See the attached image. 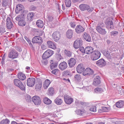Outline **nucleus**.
I'll list each match as a JSON object with an SVG mask.
<instances>
[{
  "label": "nucleus",
  "mask_w": 124,
  "mask_h": 124,
  "mask_svg": "<svg viewBox=\"0 0 124 124\" xmlns=\"http://www.w3.org/2000/svg\"><path fill=\"white\" fill-rule=\"evenodd\" d=\"M54 88L51 87L48 89L47 94L50 96H52L54 94Z\"/></svg>",
  "instance_id": "32"
},
{
  "label": "nucleus",
  "mask_w": 124,
  "mask_h": 124,
  "mask_svg": "<svg viewBox=\"0 0 124 124\" xmlns=\"http://www.w3.org/2000/svg\"><path fill=\"white\" fill-rule=\"evenodd\" d=\"M94 71L93 70L90 68L86 69L83 73V75L84 76H90L93 74Z\"/></svg>",
  "instance_id": "15"
},
{
  "label": "nucleus",
  "mask_w": 124,
  "mask_h": 124,
  "mask_svg": "<svg viewBox=\"0 0 124 124\" xmlns=\"http://www.w3.org/2000/svg\"><path fill=\"white\" fill-rule=\"evenodd\" d=\"M80 103V104L83 106H85L87 105V103L85 102H81Z\"/></svg>",
  "instance_id": "59"
},
{
  "label": "nucleus",
  "mask_w": 124,
  "mask_h": 124,
  "mask_svg": "<svg viewBox=\"0 0 124 124\" xmlns=\"http://www.w3.org/2000/svg\"><path fill=\"white\" fill-rule=\"evenodd\" d=\"M45 46L44 45H42L41 48L43 49H45Z\"/></svg>",
  "instance_id": "64"
},
{
  "label": "nucleus",
  "mask_w": 124,
  "mask_h": 124,
  "mask_svg": "<svg viewBox=\"0 0 124 124\" xmlns=\"http://www.w3.org/2000/svg\"><path fill=\"white\" fill-rule=\"evenodd\" d=\"M75 29L76 32L78 34L83 32L85 30L80 25H78Z\"/></svg>",
  "instance_id": "21"
},
{
  "label": "nucleus",
  "mask_w": 124,
  "mask_h": 124,
  "mask_svg": "<svg viewBox=\"0 0 124 124\" xmlns=\"http://www.w3.org/2000/svg\"><path fill=\"white\" fill-rule=\"evenodd\" d=\"M103 91V90L102 88H97L94 90V91L96 93H100L102 92Z\"/></svg>",
  "instance_id": "48"
},
{
  "label": "nucleus",
  "mask_w": 124,
  "mask_h": 124,
  "mask_svg": "<svg viewBox=\"0 0 124 124\" xmlns=\"http://www.w3.org/2000/svg\"><path fill=\"white\" fill-rule=\"evenodd\" d=\"M36 24L38 27L40 28H42L44 25L43 22L40 20H37L36 22Z\"/></svg>",
  "instance_id": "31"
},
{
  "label": "nucleus",
  "mask_w": 124,
  "mask_h": 124,
  "mask_svg": "<svg viewBox=\"0 0 124 124\" xmlns=\"http://www.w3.org/2000/svg\"><path fill=\"white\" fill-rule=\"evenodd\" d=\"M90 110L92 112H95L96 111V107L95 106H92L90 109Z\"/></svg>",
  "instance_id": "50"
},
{
  "label": "nucleus",
  "mask_w": 124,
  "mask_h": 124,
  "mask_svg": "<svg viewBox=\"0 0 124 124\" xmlns=\"http://www.w3.org/2000/svg\"><path fill=\"white\" fill-rule=\"evenodd\" d=\"M42 85V83L41 82L38 83L36 86V89L37 91L40 90L41 89Z\"/></svg>",
  "instance_id": "38"
},
{
  "label": "nucleus",
  "mask_w": 124,
  "mask_h": 124,
  "mask_svg": "<svg viewBox=\"0 0 124 124\" xmlns=\"http://www.w3.org/2000/svg\"><path fill=\"white\" fill-rule=\"evenodd\" d=\"M101 53L100 52L97 50L93 51L91 55V58L92 60H97L100 57Z\"/></svg>",
  "instance_id": "2"
},
{
  "label": "nucleus",
  "mask_w": 124,
  "mask_h": 124,
  "mask_svg": "<svg viewBox=\"0 0 124 124\" xmlns=\"http://www.w3.org/2000/svg\"><path fill=\"white\" fill-rule=\"evenodd\" d=\"M51 73L56 75H57L60 74V71L58 69H55L51 71Z\"/></svg>",
  "instance_id": "41"
},
{
  "label": "nucleus",
  "mask_w": 124,
  "mask_h": 124,
  "mask_svg": "<svg viewBox=\"0 0 124 124\" xmlns=\"http://www.w3.org/2000/svg\"><path fill=\"white\" fill-rule=\"evenodd\" d=\"M96 64L98 66L100 67H103L105 66L106 62L104 59L102 58L96 62Z\"/></svg>",
  "instance_id": "14"
},
{
  "label": "nucleus",
  "mask_w": 124,
  "mask_h": 124,
  "mask_svg": "<svg viewBox=\"0 0 124 124\" xmlns=\"http://www.w3.org/2000/svg\"><path fill=\"white\" fill-rule=\"evenodd\" d=\"M62 75L65 77H71V76L70 71L69 70L64 71L62 73Z\"/></svg>",
  "instance_id": "34"
},
{
  "label": "nucleus",
  "mask_w": 124,
  "mask_h": 124,
  "mask_svg": "<svg viewBox=\"0 0 124 124\" xmlns=\"http://www.w3.org/2000/svg\"><path fill=\"white\" fill-rule=\"evenodd\" d=\"M56 8H57V10L58 11H60V8H59V6L58 5H57L56 6Z\"/></svg>",
  "instance_id": "61"
},
{
  "label": "nucleus",
  "mask_w": 124,
  "mask_h": 124,
  "mask_svg": "<svg viewBox=\"0 0 124 124\" xmlns=\"http://www.w3.org/2000/svg\"><path fill=\"white\" fill-rule=\"evenodd\" d=\"M74 78L75 81L79 82L81 79V76L80 74H76L74 76Z\"/></svg>",
  "instance_id": "39"
},
{
  "label": "nucleus",
  "mask_w": 124,
  "mask_h": 124,
  "mask_svg": "<svg viewBox=\"0 0 124 124\" xmlns=\"http://www.w3.org/2000/svg\"><path fill=\"white\" fill-rule=\"evenodd\" d=\"M32 101L36 105H39L41 103L40 98L37 96H34L32 97Z\"/></svg>",
  "instance_id": "11"
},
{
  "label": "nucleus",
  "mask_w": 124,
  "mask_h": 124,
  "mask_svg": "<svg viewBox=\"0 0 124 124\" xmlns=\"http://www.w3.org/2000/svg\"><path fill=\"white\" fill-rule=\"evenodd\" d=\"M66 35L68 38L71 39L73 36V31L71 29L68 30L66 32Z\"/></svg>",
  "instance_id": "24"
},
{
  "label": "nucleus",
  "mask_w": 124,
  "mask_h": 124,
  "mask_svg": "<svg viewBox=\"0 0 124 124\" xmlns=\"http://www.w3.org/2000/svg\"><path fill=\"white\" fill-rule=\"evenodd\" d=\"M76 62V60L73 58H71L68 61L69 65L70 68L74 67Z\"/></svg>",
  "instance_id": "18"
},
{
  "label": "nucleus",
  "mask_w": 124,
  "mask_h": 124,
  "mask_svg": "<svg viewBox=\"0 0 124 124\" xmlns=\"http://www.w3.org/2000/svg\"><path fill=\"white\" fill-rule=\"evenodd\" d=\"M37 7H36L32 6H31L30 8V9L31 10H35L36 9Z\"/></svg>",
  "instance_id": "57"
},
{
  "label": "nucleus",
  "mask_w": 124,
  "mask_h": 124,
  "mask_svg": "<svg viewBox=\"0 0 124 124\" xmlns=\"http://www.w3.org/2000/svg\"><path fill=\"white\" fill-rule=\"evenodd\" d=\"M65 3L67 7H70L71 4V2L70 0H65Z\"/></svg>",
  "instance_id": "44"
},
{
  "label": "nucleus",
  "mask_w": 124,
  "mask_h": 124,
  "mask_svg": "<svg viewBox=\"0 0 124 124\" xmlns=\"http://www.w3.org/2000/svg\"><path fill=\"white\" fill-rule=\"evenodd\" d=\"M34 13L31 12L27 14V19L29 21H31L33 20V18L34 15Z\"/></svg>",
  "instance_id": "27"
},
{
  "label": "nucleus",
  "mask_w": 124,
  "mask_h": 124,
  "mask_svg": "<svg viewBox=\"0 0 124 124\" xmlns=\"http://www.w3.org/2000/svg\"><path fill=\"white\" fill-rule=\"evenodd\" d=\"M18 56V53L15 50L12 49L8 54V57L10 58H17Z\"/></svg>",
  "instance_id": "5"
},
{
  "label": "nucleus",
  "mask_w": 124,
  "mask_h": 124,
  "mask_svg": "<svg viewBox=\"0 0 124 124\" xmlns=\"http://www.w3.org/2000/svg\"><path fill=\"white\" fill-rule=\"evenodd\" d=\"M47 44L48 47L53 49H55L56 48L55 44L54 42L51 41H48L47 42Z\"/></svg>",
  "instance_id": "23"
},
{
  "label": "nucleus",
  "mask_w": 124,
  "mask_h": 124,
  "mask_svg": "<svg viewBox=\"0 0 124 124\" xmlns=\"http://www.w3.org/2000/svg\"><path fill=\"white\" fill-rule=\"evenodd\" d=\"M112 20V18L110 17H108L106 19L105 23L107 28L110 27L112 29L114 28V26L113 24Z\"/></svg>",
  "instance_id": "7"
},
{
  "label": "nucleus",
  "mask_w": 124,
  "mask_h": 124,
  "mask_svg": "<svg viewBox=\"0 0 124 124\" xmlns=\"http://www.w3.org/2000/svg\"><path fill=\"white\" fill-rule=\"evenodd\" d=\"M51 61L52 62H51L50 67L51 69L52 70L57 66L58 63L56 62H53L52 60H51Z\"/></svg>",
  "instance_id": "36"
},
{
  "label": "nucleus",
  "mask_w": 124,
  "mask_h": 124,
  "mask_svg": "<svg viewBox=\"0 0 124 124\" xmlns=\"http://www.w3.org/2000/svg\"><path fill=\"white\" fill-rule=\"evenodd\" d=\"M116 106L118 108H121L124 106V101L120 100L116 102Z\"/></svg>",
  "instance_id": "29"
},
{
  "label": "nucleus",
  "mask_w": 124,
  "mask_h": 124,
  "mask_svg": "<svg viewBox=\"0 0 124 124\" xmlns=\"http://www.w3.org/2000/svg\"><path fill=\"white\" fill-rule=\"evenodd\" d=\"M118 34V32L116 31H114L110 32L111 36L115 37L117 36Z\"/></svg>",
  "instance_id": "46"
},
{
  "label": "nucleus",
  "mask_w": 124,
  "mask_h": 124,
  "mask_svg": "<svg viewBox=\"0 0 124 124\" xmlns=\"http://www.w3.org/2000/svg\"><path fill=\"white\" fill-rule=\"evenodd\" d=\"M55 102L57 104L61 105L62 102V99L60 98V97H58L54 100Z\"/></svg>",
  "instance_id": "35"
},
{
  "label": "nucleus",
  "mask_w": 124,
  "mask_h": 124,
  "mask_svg": "<svg viewBox=\"0 0 124 124\" xmlns=\"http://www.w3.org/2000/svg\"><path fill=\"white\" fill-rule=\"evenodd\" d=\"M93 48L91 46H87L85 48L86 53L87 54H92L93 52Z\"/></svg>",
  "instance_id": "26"
},
{
  "label": "nucleus",
  "mask_w": 124,
  "mask_h": 124,
  "mask_svg": "<svg viewBox=\"0 0 124 124\" xmlns=\"http://www.w3.org/2000/svg\"><path fill=\"white\" fill-rule=\"evenodd\" d=\"M43 59L42 60V62L43 65H46L47 64L48 61L46 59Z\"/></svg>",
  "instance_id": "53"
},
{
  "label": "nucleus",
  "mask_w": 124,
  "mask_h": 124,
  "mask_svg": "<svg viewBox=\"0 0 124 124\" xmlns=\"http://www.w3.org/2000/svg\"><path fill=\"white\" fill-rule=\"evenodd\" d=\"M53 51L49 49L47 50L43 54L42 58L43 59H47L48 58L53 54Z\"/></svg>",
  "instance_id": "6"
},
{
  "label": "nucleus",
  "mask_w": 124,
  "mask_h": 124,
  "mask_svg": "<svg viewBox=\"0 0 124 124\" xmlns=\"http://www.w3.org/2000/svg\"><path fill=\"white\" fill-rule=\"evenodd\" d=\"M80 9L82 11L87 10L89 7V5L85 4H82L79 6Z\"/></svg>",
  "instance_id": "33"
},
{
  "label": "nucleus",
  "mask_w": 124,
  "mask_h": 124,
  "mask_svg": "<svg viewBox=\"0 0 124 124\" xmlns=\"http://www.w3.org/2000/svg\"><path fill=\"white\" fill-rule=\"evenodd\" d=\"M87 8V11L90 12H92L94 9L93 8H90L89 6L88 8Z\"/></svg>",
  "instance_id": "56"
},
{
  "label": "nucleus",
  "mask_w": 124,
  "mask_h": 124,
  "mask_svg": "<svg viewBox=\"0 0 124 124\" xmlns=\"http://www.w3.org/2000/svg\"><path fill=\"white\" fill-rule=\"evenodd\" d=\"M101 83L100 78L99 76H97L94 78L93 82V84L95 86H96L99 85Z\"/></svg>",
  "instance_id": "25"
},
{
  "label": "nucleus",
  "mask_w": 124,
  "mask_h": 124,
  "mask_svg": "<svg viewBox=\"0 0 124 124\" xmlns=\"http://www.w3.org/2000/svg\"><path fill=\"white\" fill-rule=\"evenodd\" d=\"M83 38L86 41L90 42L91 41V38L90 35L88 33L85 32L83 35Z\"/></svg>",
  "instance_id": "22"
},
{
  "label": "nucleus",
  "mask_w": 124,
  "mask_h": 124,
  "mask_svg": "<svg viewBox=\"0 0 124 124\" xmlns=\"http://www.w3.org/2000/svg\"><path fill=\"white\" fill-rule=\"evenodd\" d=\"M51 82L50 80L48 79H46L43 83V87L45 89H47L49 85L50 84Z\"/></svg>",
  "instance_id": "28"
},
{
  "label": "nucleus",
  "mask_w": 124,
  "mask_h": 124,
  "mask_svg": "<svg viewBox=\"0 0 124 124\" xmlns=\"http://www.w3.org/2000/svg\"><path fill=\"white\" fill-rule=\"evenodd\" d=\"M70 24L71 28H74L75 27L76 25L75 22H71L70 23Z\"/></svg>",
  "instance_id": "54"
},
{
  "label": "nucleus",
  "mask_w": 124,
  "mask_h": 124,
  "mask_svg": "<svg viewBox=\"0 0 124 124\" xmlns=\"http://www.w3.org/2000/svg\"><path fill=\"white\" fill-rule=\"evenodd\" d=\"M96 30L99 33L102 35H104L107 33L105 29L101 25L97 26L96 27Z\"/></svg>",
  "instance_id": "12"
},
{
  "label": "nucleus",
  "mask_w": 124,
  "mask_h": 124,
  "mask_svg": "<svg viewBox=\"0 0 124 124\" xmlns=\"http://www.w3.org/2000/svg\"><path fill=\"white\" fill-rule=\"evenodd\" d=\"M68 67L67 63L65 62L60 63L59 65V69L62 70H63L67 68Z\"/></svg>",
  "instance_id": "20"
},
{
  "label": "nucleus",
  "mask_w": 124,
  "mask_h": 124,
  "mask_svg": "<svg viewBox=\"0 0 124 124\" xmlns=\"http://www.w3.org/2000/svg\"><path fill=\"white\" fill-rule=\"evenodd\" d=\"M8 0H3L2 5L3 7H6L7 6L8 3Z\"/></svg>",
  "instance_id": "45"
},
{
  "label": "nucleus",
  "mask_w": 124,
  "mask_h": 124,
  "mask_svg": "<svg viewBox=\"0 0 124 124\" xmlns=\"http://www.w3.org/2000/svg\"><path fill=\"white\" fill-rule=\"evenodd\" d=\"M82 44V41L81 39H78L75 41L74 47L75 48H78L81 46Z\"/></svg>",
  "instance_id": "10"
},
{
  "label": "nucleus",
  "mask_w": 124,
  "mask_h": 124,
  "mask_svg": "<svg viewBox=\"0 0 124 124\" xmlns=\"http://www.w3.org/2000/svg\"><path fill=\"white\" fill-rule=\"evenodd\" d=\"M18 78L20 80H23L25 79L26 77L24 74L22 72H20L18 74Z\"/></svg>",
  "instance_id": "30"
},
{
  "label": "nucleus",
  "mask_w": 124,
  "mask_h": 124,
  "mask_svg": "<svg viewBox=\"0 0 124 124\" xmlns=\"http://www.w3.org/2000/svg\"><path fill=\"white\" fill-rule=\"evenodd\" d=\"M25 19L24 14H21L20 15H19L15 18L16 20L18 21V24L22 26H24L26 25V23L25 20Z\"/></svg>",
  "instance_id": "1"
},
{
  "label": "nucleus",
  "mask_w": 124,
  "mask_h": 124,
  "mask_svg": "<svg viewBox=\"0 0 124 124\" xmlns=\"http://www.w3.org/2000/svg\"><path fill=\"white\" fill-rule=\"evenodd\" d=\"M78 51H80L82 53H85V49L83 47H80L78 49Z\"/></svg>",
  "instance_id": "52"
},
{
  "label": "nucleus",
  "mask_w": 124,
  "mask_h": 124,
  "mask_svg": "<svg viewBox=\"0 0 124 124\" xmlns=\"http://www.w3.org/2000/svg\"><path fill=\"white\" fill-rule=\"evenodd\" d=\"M48 18L49 21H52L53 20V17L51 16H48Z\"/></svg>",
  "instance_id": "55"
},
{
  "label": "nucleus",
  "mask_w": 124,
  "mask_h": 124,
  "mask_svg": "<svg viewBox=\"0 0 124 124\" xmlns=\"http://www.w3.org/2000/svg\"><path fill=\"white\" fill-rule=\"evenodd\" d=\"M75 112L77 115L81 116L84 114L85 111L84 109H79L77 110Z\"/></svg>",
  "instance_id": "40"
},
{
  "label": "nucleus",
  "mask_w": 124,
  "mask_h": 124,
  "mask_svg": "<svg viewBox=\"0 0 124 124\" xmlns=\"http://www.w3.org/2000/svg\"><path fill=\"white\" fill-rule=\"evenodd\" d=\"M25 99L27 102H30L31 101V96L29 95H27L26 96Z\"/></svg>",
  "instance_id": "47"
},
{
  "label": "nucleus",
  "mask_w": 124,
  "mask_h": 124,
  "mask_svg": "<svg viewBox=\"0 0 124 124\" xmlns=\"http://www.w3.org/2000/svg\"><path fill=\"white\" fill-rule=\"evenodd\" d=\"M61 34L58 31L54 32L52 34V37L54 40L56 42L59 40L60 38Z\"/></svg>",
  "instance_id": "13"
},
{
  "label": "nucleus",
  "mask_w": 124,
  "mask_h": 124,
  "mask_svg": "<svg viewBox=\"0 0 124 124\" xmlns=\"http://www.w3.org/2000/svg\"><path fill=\"white\" fill-rule=\"evenodd\" d=\"M64 97L65 102L67 104H70L73 101V99L71 98L69 95L65 94Z\"/></svg>",
  "instance_id": "17"
},
{
  "label": "nucleus",
  "mask_w": 124,
  "mask_h": 124,
  "mask_svg": "<svg viewBox=\"0 0 124 124\" xmlns=\"http://www.w3.org/2000/svg\"><path fill=\"white\" fill-rule=\"evenodd\" d=\"M43 39L39 36H36L33 37L32 40V42L33 44L37 43L39 45H41L43 42Z\"/></svg>",
  "instance_id": "4"
},
{
  "label": "nucleus",
  "mask_w": 124,
  "mask_h": 124,
  "mask_svg": "<svg viewBox=\"0 0 124 124\" xmlns=\"http://www.w3.org/2000/svg\"><path fill=\"white\" fill-rule=\"evenodd\" d=\"M6 32V28L5 26L3 25H0V34H2Z\"/></svg>",
  "instance_id": "37"
},
{
  "label": "nucleus",
  "mask_w": 124,
  "mask_h": 124,
  "mask_svg": "<svg viewBox=\"0 0 124 124\" xmlns=\"http://www.w3.org/2000/svg\"><path fill=\"white\" fill-rule=\"evenodd\" d=\"M11 124H23V123L17 124L16 122L14 121H12L11 122Z\"/></svg>",
  "instance_id": "60"
},
{
  "label": "nucleus",
  "mask_w": 124,
  "mask_h": 124,
  "mask_svg": "<svg viewBox=\"0 0 124 124\" xmlns=\"http://www.w3.org/2000/svg\"><path fill=\"white\" fill-rule=\"evenodd\" d=\"M6 26L7 28L8 29H10L12 28L13 25L10 17H7L6 20Z\"/></svg>",
  "instance_id": "16"
},
{
  "label": "nucleus",
  "mask_w": 124,
  "mask_h": 124,
  "mask_svg": "<svg viewBox=\"0 0 124 124\" xmlns=\"http://www.w3.org/2000/svg\"><path fill=\"white\" fill-rule=\"evenodd\" d=\"M98 111H99V112L100 113L103 112V110L102 109V108H101V109H99V110Z\"/></svg>",
  "instance_id": "62"
},
{
  "label": "nucleus",
  "mask_w": 124,
  "mask_h": 124,
  "mask_svg": "<svg viewBox=\"0 0 124 124\" xmlns=\"http://www.w3.org/2000/svg\"><path fill=\"white\" fill-rule=\"evenodd\" d=\"M43 101L45 103L47 104H50L52 103V101L47 98H44Z\"/></svg>",
  "instance_id": "42"
},
{
  "label": "nucleus",
  "mask_w": 124,
  "mask_h": 124,
  "mask_svg": "<svg viewBox=\"0 0 124 124\" xmlns=\"http://www.w3.org/2000/svg\"><path fill=\"white\" fill-rule=\"evenodd\" d=\"M14 83L15 85L18 87L21 90H24L25 88L22 82L19 79H15L14 80Z\"/></svg>",
  "instance_id": "3"
},
{
  "label": "nucleus",
  "mask_w": 124,
  "mask_h": 124,
  "mask_svg": "<svg viewBox=\"0 0 124 124\" xmlns=\"http://www.w3.org/2000/svg\"><path fill=\"white\" fill-rule=\"evenodd\" d=\"M24 10L23 9V6L22 5L18 4L17 5L15 10V12L17 14L20 13L21 14H24Z\"/></svg>",
  "instance_id": "9"
},
{
  "label": "nucleus",
  "mask_w": 124,
  "mask_h": 124,
  "mask_svg": "<svg viewBox=\"0 0 124 124\" xmlns=\"http://www.w3.org/2000/svg\"><path fill=\"white\" fill-rule=\"evenodd\" d=\"M28 43L29 44L31 49L32 50H34L35 49L34 47V45L32 44L31 42V41L30 40H29V41L28 42Z\"/></svg>",
  "instance_id": "51"
},
{
  "label": "nucleus",
  "mask_w": 124,
  "mask_h": 124,
  "mask_svg": "<svg viewBox=\"0 0 124 124\" xmlns=\"http://www.w3.org/2000/svg\"><path fill=\"white\" fill-rule=\"evenodd\" d=\"M64 53L68 57H71V55L72 53L70 51L65 50Z\"/></svg>",
  "instance_id": "49"
},
{
  "label": "nucleus",
  "mask_w": 124,
  "mask_h": 124,
  "mask_svg": "<svg viewBox=\"0 0 124 124\" xmlns=\"http://www.w3.org/2000/svg\"><path fill=\"white\" fill-rule=\"evenodd\" d=\"M84 67L82 63L79 64L77 67V71L79 73L82 72L85 70Z\"/></svg>",
  "instance_id": "19"
},
{
  "label": "nucleus",
  "mask_w": 124,
  "mask_h": 124,
  "mask_svg": "<svg viewBox=\"0 0 124 124\" xmlns=\"http://www.w3.org/2000/svg\"><path fill=\"white\" fill-rule=\"evenodd\" d=\"M35 83V79L33 78H29L27 80V86L30 87H33Z\"/></svg>",
  "instance_id": "8"
},
{
  "label": "nucleus",
  "mask_w": 124,
  "mask_h": 124,
  "mask_svg": "<svg viewBox=\"0 0 124 124\" xmlns=\"http://www.w3.org/2000/svg\"><path fill=\"white\" fill-rule=\"evenodd\" d=\"M102 108L103 110V112H106L108 110L107 108L105 107H102Z\"/></svg>",
  "instance_id": "58"
},
{
  "label": "nucleus",
  "mask_w": 124,
  "mask_h": 124,
  "mask_svg": "<svg viewBox=\"0 0 124 124\" xmlns=\"http://www.w3.org/2000/svg\"><path fill=\"white\" fill-rule=\"evenodd\" d=\"M9 120L6 119H5L2 120L0 122V124H9Z\"/></svg>",
  "instance_id": "43"
},
{
  "label": "nucleus",
  "mask_w": 124,
  "mask_h": 124,
  "mask_svg": "<svg viewBox=\"0 0 124 124\" xmlns=\"http://www.w3.org/2000/svg\"><path fill=\"white\" fill-rule=\"evenodd\" d=\"M106 42H107V44H109L110 43V41L109 40H107L106 41Z\"/></svg>",
  "instance_id": "63"
}]
</instances>
